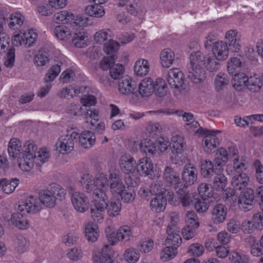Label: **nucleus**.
<instances>
[{"label":"nucleus","mask_w":263,"mask_h":263,"mask_svg":"<svg viewBox=\"0 0 263 263\" xmlns=\"http://www.w3.org/2000/svg\"><path fill=\"white\" fill-rule=\"evenodd\" d=\"M109 183L108 187L111 194L114 197H120L124 203L132 202L135 198L136 192L128 189L122 181L119 170L115 166H111L108 171Z\"/></svg>","instance_id":"obj_1"},{"label":"nucleus","mask_w":263,"mask_h":263,"mask_svg":"<svg viewBox=\"0 0 263 263\" xmlns=\"http://www.w3.org/2000/svg\"><path fill=\"white\" fill-rule=\"evenodd\" d=\"M205 59V55L199 51L193 52L190 55L189 77L194 83H201L205 79V71L202 67Z\"/></svg>","instance_id":"obj_2"},{"label":"nucleus","mask_w":263,"mask_h":263,"mask_svg":"<svg viewBox=\"0 0 263 263\" xmlns=\"http://www.w3.org/2000/svg\"><path fill=\"white\" fill-rule=\"evenodd\" d=\"M66 194V191L61 185L52 183L47 189L40 192L39 197L42 206L52 208L55 205L57 199H64Z\"/></svg>","instance_id":"obj_3"},{"label":"nucleus","mask_w":263,"mask_h":263,"mask_svg":"<svg viewBox=\"0 0 263 263\" xmlns=\"http://www.w3.org/2000/svg\"><path fill=\"white\" fill-rule=\"evenodd\" d=\"M105 233L108 241L111 245H115L118 242H127L134 236L133 229L128 225L120 226L116 233L113 227L108 226L105 230Z\"/></svg>","instance_id":"obj_4"},{"label":"nucleus","mask_w":263,"mask_h":263,"mask_svg":"<svg viewBox=\"0 0 263 263\" xmlns=\"http://www.w3.org/2000/svg\"><path fill=\"white\" fill-rule=\"evenodd\" d=\"M93 206L90 209L91 217L93 223H102L105 217V211L107 207V195L104 192L96 193L92 196Z\"/></svg>","instance_id":"obj_5"},{"label":"nucleus","mask_w":263,"mask_h":263,"mask_svg":"<svg viewBox=\"0 0 263 263\" xmlns=\"http://www.w3.org/2000/svg\"><path fill=\"white\" fill-rule=\"evenodd\" d=\"M37 151V146L32 142H26L22 154L18 158V165L23 172H29L34 165V158Z\"/></svg>","instance_id":"obj_6"},{"label":"nucleus","mask_w":263,"mask_h":263,"mask_svg":"<svg viewBox=\"0 0 263 263\" xmlns=\"http://www.w3.org/2000/svg\"><path fill=\"white\" fill-rule=\"evenodd\" d=\"M111 32L109 29H101L94 35V40L98 44L103 45V50L107 54L117 52L119 48V43L113 40L111 36Z\"/></svg>","instance_id":"obj_7"},{"label":"nucleus","mask_w":263,"mask_h":263,"mask_svg":"<svg viewBox=\"0 0 263 263\" xmlns=\"http://www.w3.org/2000/svg\"><path fill=\"white\" fill-rule=\"evenodd\" d=\"M37 38V34L34 30L29 29L26 31L19 30L13 33L11 42L15 46L24 45L29 47L35 43Z\"/></svg>","instance_id":"obj_8"},{"label":"nucleus","mask_w":263,"mask_h":263,"mask_svg":"<svg viewBox=\"0 0 263 263\" xmlns=\"http://www.w3.org/2000/svg\"><path fill=\"white\" fill-rule=\"evenodd\" d=\"M78 136V133L73 131L61 136L55 143L56 151L63 155L68 154L73 149L74 140L77 139Z\"/></svg>","instance_id":"obj_9"},{"label":"nucleus","mask_w":263,"mask_h":263,"mask_svg":"<svg viewBox=\"0 0 263 263\" xmlns=\"http://www.w3.org/2000/svg\"><path fill=\"white\" fill-rule=\"evenodd\" d=\"M136 170L141 176H148L152 179L160 176V173L154 170L153 163L148 157H142L138 160Z\"/></svg>","instance_id":"obj_10"},{"label":"nucleus","mask_w":263,"mask_h":263,"mask_svg":"<svg viewBox=\"0 0 263 263\" xmlns=\"http://www.w3.org/2000/svg\"><path fill=\"white\" fill-rule=\"evenodd\" d=\"M151 194L155 196H164L167 197L170 204L176 205L178 200L175 197L174 193L169 189H166L163 183L160 181L153 182L150 185Z\"/></svg>","instance_id":"obj_11"},{"label":"nucleus","mask_w":263,"mask_h":263,"mask_svg":"<svg viewBox=\"0 0 263 263\" xmlns=\"http://www.w3.org/2000/svg\"><path fill=\"white\" fill-rule=\"evenodd\" d=\"M237 154V148L234 146H229L228 149L219 147L216 151L214 162L217 167L222 169L229 160H231Z\"/></svg>","instance_id":"obj_12"},{"label":"nucleus","mask_w":263,"mask_h":263,"mask_svg":"<svg viewBox=\"0 0 263 263\" xmlns=\"http://www.w3.org/2000/svg\"><path fill=\"white\" fill-rule=\"evenodd\" d=\"M71 202L73 209L77 212L84 213L89 208L90 201L88 197L80 191H74L72 193Z\"/></svg>","instance_id":"obj_13"},{"label":"nucleus","mask_w":263,"mask_h":263,"mask_svg":"<svg viewBox=\"0 0 263 263\" xmlns=\"http://www.w3.org/2000/svg\"><path fill=\"white\" fill-rule=\"evenodd\" d=\"M18 209V206L17 205L15 208L14 211L12 213L9 221L18 229L27 230L30 227V223L27 217L26 213L25 211H20Z\"/></svg>","instance_id":"obj_14"},{"label":"nucleus","mask_w":263,"mask_h":263,"mask_svg":"<svg viewBox=\"0 0 263 263\" xmlns=\"http://www.w3.org/2000/svg\"><path fill=\"white\" fill-rule=\"evenodd\" d=\"M17 206L20 211H25L26 213H36L42 209L39 197L32 195L27 197L24 201L21 202Z\"/></svg>","instance_id":"obj_15"},{"label":"nucleus","mask_w":263,"mask_h":263,"mask_svg":"<svg viewBox=\"0 0 263 263\" xmlns=\"http://www.w3.org/2000/svg\"><path fill=\"white\" fill-rule=\"evenodd\" d=\"M136 161L129 154L121 155L118 160V165L120 170L125 174H133L135 173L136 168Z\"/></svg>","instance_id":"obj_16"},{"label":"nucleus","mask_w":263,"mask_h":263,"mask_svg":"<svg viewBox=\"0 0 263 263\" xmlns=\"http://www.w3.org/2000/svg\"><path fill=\"white\" fill-rule=\"evenodd\" d=\"M176 114L179 117H181L183 120L186 122L185 127L187 130L198 135L203 133V129L199 126L192 113L180 110L176 111Z\"/></svg>","instance_id":"obj_17"},{"label":"nucleus","mask_w":263,"mask_h":263,"mask_svg":"<svg viewBox=\"0 0 263 263\" xmlns=\"http://www.w3.org/2000/svg\"><path fill=\"white\" fill-rule=\"evenodd\" d=\"M185 77L183 72L179 68L170 69L166 76V80L171 87L176 89L182 88Z\"/></svg>","instance_id":"obj_18"},{"label":"nucleus","mask_w":263,"mask_h":263,"mask_svg":"<svg viewBox=\"0 0 263 263\" xmlns=\"http://www.w3.org/2000/svg\"><path fill=\"white\" fill-rule=\"evenodd\" d=\"M182 186L184 188L193 184L197 179V171L195 166L191 163L184 165L182 172Z\"/></svg>","instance_id":"obj_19"},{"label":"nucleus","mask_w":263,"mask_h":263,"mask_svg":"<svg viewBox=\"0 0 263 263\" xmlns=\"http://www.w3.org/2000/svg\"><path fill=\"white\" fill-rule=\"evenodd\" d=\"M213 57L218 61H223L227 59L229 55V48L228 43L223 41L215 42L212 48Z\"/></svg>","instance_id":"obj_20"},{"label":"nucleus","mask_w":263,"mask_h":263,"mask_svg":"<svg viewBox=\"0 0 263 263\" xmlns=\"http://www.w3.org/2000/svg\"><path fill=\"white\" fill-rule=\"evenodd\" d=\"M254 198V190L247 188L239 196L238 202L239 208L246 211L250 210L253 208Z\"/></svg>","instance_id":"obj_21"},{"label":"nucleus","mask_w":263,"mask_h":263,"mask_svg":"<svg viewBox=\"0 0 263 263\" xmlns=\"http://www.w3.org/2000/svg\"><path fill=\"white\" fill-rule=\"evenodd\" d=\"M220 133V130L208 131L202 142L204 151L206 154L211 153L218 145L219 141L216 135Z\"/></svg>","instance_id":"obj_22"},{"label":"nucleus","mask_w":263,"mask_h":263,"mask_svg":"<svg viewBox=\"0 0 263 263\" xmlns=\"http://www.w3.org/2000/svg\"><path fill=\"white\" fill-rule=\"evenodd\" d=\"M224 39L234 52H237L240 50V35L236 30L231 29L227 31L225 33Z\"/></svg>","instance_id":"obj_23"},{"label":"nucleus","mask_w":263,"mask_h":263,"mask_svg":"<svg viewBox=\"0 0 263 263\" xmlns=\"http://www.w3.org/2000/svg\"><path fill=\"white\" fill-rule=\"evenodd\" d=\"M163 178L165 182L173 186L176 191L182 187V184L180 181L178 173L172 167L167 166L163 173Z\"/></svg>","instance_id":"obj_24"},{"label":"nucleus","mask_w":263,"mask_h":263,"mask_svg":"<svg viewBox=\"0 0 263 263\" xmlns=\"http://www.w3.org/2000/svg\"><path fill=\"white\" fill-rule=\"evenodd\" d=\"M201 174L205 178H211L214 174L222 172V169L210 160H203L201 162Z\"/></svg>","instance_id":"obj_25"},{"label":"nucleus","mask_w":263,"mask_h":263,"mask_svg":"<svg viewBox=\"0 0 263 263\" xmlns=\"http://www.w3.org/2000/svg\"><path fill=\"white\" fill-rule=\"evenodd\" d=\"M227 209L224 205L217 204L213 209L211 213V219L214 224L222 223L226 219Z\"/></svg>","instance_id":"obj_26"},{"label":"nucleus","mask_w":263,"mask_h":263,"mask_svg":"<svg viewBox=\"0 0 263 263\" xmlns=\"http://www.w3.org/2000/svg\"><path fill=\"white\" fill-rule=\"evenodd\" d=\"M140 152L146 156H154L157 153L156 144L148 138L141 140L139 144Z\"/></svg>","instance_id":"obj_27"},{"label":"nucleus","mask_w":263,"mask_h":263,"mask_svg":"<svg viewBox=\"0 0 263 263\" xmlns=\"http://www.w3.org/2000/svg\"><path fill=\"white\" fill-rule=\"evenodd\" d=\"M84 234L86 239L90 242L96 241L100 234L98 225L92 222H87L84 224Z\"/></svg>","instance_id":"obj_28"},{"label":"nucleus","mask_w":263,"mask_h":263,"mask_svg":"<svg viewBox=\"0 0 263 263\" xmlns=\"http://www.w3.org/2000/svg\"><path fill=\"white\" fill-rule=\"evenodd\" d=\"M149 61L143 58H140L136 61L134 65V73L138 77H144L150 71Z\"/></svg>","instance_id":"obj_29"},{"label":"nucleus","mask_w":263,"mask_h":263,"mask_svg":"<svg viewBox=\"0 0 263 263\" xmlns=\"http://www.w3.org/2000/svg\"><path fill=\"white\" fill-rule=\"evenodd\" d=\"M153 80L151 77L143 78L138 85V93L143 98L148 97L154 92Z\"/></svg>","instance_id":"obj_30"},{"label":"nucleus","mask_w":263,"mask_h":263,"mask_svg":"<svg viewBox=\"0 0 263 263\" xmlns=\"http://www.w3.org/2000/svg\"><path fill=\"white\" fill-rule=\"evenodd\" d=\"M111 249L108 245H104L101 253L95 251L93 253L92 260L94 263H112L110 257Z\"/></svg>","instance_id":"obj_31"},{"label":"nucleus","mask_w":263,"mask_h":263,"mask_svg":"<svg viewBox=\"0 0 263 263\" xmlns=\"http://www.w3.org/2000/svg\"><path fill=\"white\" fill-rule=\"evenodd\" d=\"M79 142L83 148H90L96 142V136L91 131L85 130L78 134Z\"/></svg>","instance_id":"obj_32"},{"label":"nucleus","mask_w":263,"mask_h":263,"mask_svg":"<svg viewBox=\"0 0 263 263\" xmlns=\"http://www.w3.org/2000/svg\"><path fill=\"white\" fill-rule=\"evenodd\" d=\"M95 179L97 184V188L93 193L92 196H95L96 193L104 192L107 195V192L108 188L109 177L107 178L106 175L103 173H98L96 174Z\"/></svg>","instance_id":"obj_33"},{"label":"nucleus","mask_w":263,"mask_h":263,"mask_svg":"<svg viewBox=\"0 0 263 263\" xmlns=\"http://www.w3.org/2000/svg\"><path fill=\"white\" fill-rule=\"evenodd\" d=\"M170 143L172 152L174 154H181L186 147L185 138L181 135L173 136L171 138Z\"/></svg>","instance_id":"obj_34"},{"label":"nucleus","mask_w":263,"mask_h":263,"mask_svg":"<svg viewBox=\"0 0 263 263\" xmlns=\"http://www.w3.org/2000/svg\"><path fill=\"white\" fill-rule=\"evenodd\" d=\"M249 182V175L246 173H240L233 176L231 183L235 190H241L248 185Z\"/></svg>","instance_id":"obj_35"},{"label":"nucleus","mask_w":263,"mask_h":263,"mask_svg":"<svg viewBox=\"0 0 263 263\" xmlns=\"http://www.w3.org/2000/svg\"><path fill=\"white\" fill-rule=\"evenodd\" d=\"M167 197L164 196H155L149 203V208L152 212L159 213L164 211L166 208Z\"/></svg>","instance_id":"obj_36"},{"label":"nucleus","mask_w":263,"mask_h":263,"mask_svg":"<svg viewBox=\"0 0 263 263\" xmlns=\"http://www.w3.org/2000/svg\"><path fill=\"white\" fill-rule=\"evenodd\" d=\"M54 34L58 40L67 42L71 40L73 33L68 27L58 25L54 29Z\"/></svg>","instance_id":"obj_37"},{"label":"nucleus","mask_w":263,"mask_h":263,"mask_svg":"<svg viewBox=\"0 0 263 263\" xmlns=\"http://www.w3.org/2000/svg\"><path fill=\"white\" fill-rule=\"evenodd\" d=\"M135 86V81L133 79L129 76H126L119 82L118 89L121 93L128 95L134 91Z\"/></svg>","instance_id":"obj_38"},{"label":"nucleus","mask_w":263,"mask_h":263,"mask_svg":"<svg viewBox=\"0 0 263 263\" xmlns=\"http://www.w3.org/2000/svg\"><path fill=\"white\" fill-rule=\"evenodd\" d=\"M171 227L167 228L166 233L167 234V237L165 239V245L172 246V247H178L181 243V238L179 235V230H173L170 228Z\"/></svg>","instance_id":"obj_39"},{"label":"nucleus","mask_w":263,"mask_h":263,"mask_svg":"<svg viewBox=\"0 0 263 263\" xmlns=\"http://www.w3.org/2000/svg\"><path fill=\"white\" fill-rule=\"evenodd\" d=\"M19 184V180L17 178L0 179V190L6 194H11L14 191Z\"/></svg>","instance_id":"obj_40"},{"label":"nucleus","mask_w":263,"mask_h":263,"mask_svg":"<svg viewBox=\"0 0 263 263\" xmlns=\"http://www.w3.org/2000/svg\"><path fill=\"white\" fill-rule=\"evenodd\" d=\"M248 77L244 73L235 74L232 79V83L233 88L237 91H242L247 88Z\"/></svg>","instance_id":"obj_41"},{"label":"nucleus","mask_w":263,"mask_h":263,"mask_svg":"<svg viewBox=\"0 0 263 263\" xmlns=\"http://www.w3.org/2000/svg\"><path fill=\"white\" fill-rule=\"evenodd\" d=\"M107 207L106 208L108 215L111 217H116L120 215L122 204L119 200L115 199H111L109 201L107 197Z\"/></svg>","instance_id":"obj_42"},{"label":"nucleus","mask_w":263,"mask_h":263,"mask_svg":"<svg viewBox=\"0 0 263 263\" xmlns=\"http://www.w3.org/2000/svg\"><path fill=\"white\" fill-rule=\"evenodd\" d=\"M85 12L87 15L96 18L102 17L105 13L103 7L101 4L97 3L86 6L85 8Z\"/></svg>","instance_id":"obj_43"},{"label":"nucleus","mask_w":263,"mask_h":263,"mask_svg":"<svg viewBox=\"0 0 263 263\" xmlns=\"http://www.w3.org/2000/svg\"><path fill=\"white\" fill-rule=\"evenodd\" d=\"M74 19V14L67 10H63L55 13L53 17V20L56 24L71 23Z\"/></svg>","instance_id":"obj_44"},{"label":"nucleus","mask_w":263,"mask_h":263,"mask_svg":"<svg viewBox=\"0 0 263 263\" xmlns=\"http://www.w3.org/2000/svg\"><path fill=\"white\" fill-rule=\"evenodd\" d=\"M183 187L179 188L176 191L177 195L179 196V199L182 205L184 207L190 206L193 204L195 199L196 194L195 193H185Z\"/></svg>","instance_id":"obj_45"},{"label":"nucleus","mask_w":263,"mask_h":263,"mask_svg":"<svg viewBox=\"0 0 263 263\" xmlns=\"http://www.w3.org/2000/svg\"><path fill=\"white\" fill-rule=\"evenodd\" d=\"M175 54L169 48L164 49L160 53V64L164 68L170 67L173 64Z\"/></svg>","instance_id":"obj_46"},{"label":"nucleus","mask_w":263,"mask_h":263,"mask_svg":"<svg viewBox=\"0 0 263 263\" xmlns=\"http://www.w3.org/2000/svg\"><path fill=\"white\" fill-rule=\"evenodd\" d=\"M154 92L159 97H164L167 92V87L165 81L161 78L153 80Z\"/></svg>","instance_id":"obj_47"},{"label":"nucleus","mask_w":263,"mask_h":263,"mask_svg":"<svg viewBox=\"0 0 263 263\" xmlns=\"http://www.w3.org/2000/svg\"><path fill=\"white\" fill-rule=\"evenodd\" d=\"M80 182L83 189L87 193H91L92 191L94 192L97 188L95 177H92V176L88 174L83 175Z\"/></svg>","instance_id":"obj_48"},{"label":"nucleus","mask_w":263,"mask_h":263,"mask_svg":"<svg viewBox=\"0 0 263 263\" xmlns=\"http://www.w3.org/2000/svg\"><path fill=\"white\" fill-rule=\"evenodd\" d=\"M262 84V78L257 74H253L248 77L247 88L253 92L260 90Z\"/></svg>","instance_id":"obj_49"},{"label":"nucleus","mask_w":263,"mask_h":263,"mask_svg":"<svg viewBox=\"0 0 263 263\" xmlns=\"http://www.w3.org/2000/svg\"><path fill=\"white\" fill-rule=\"evenodd\" d=\"M72 44L77 48H84L87 45L88 34L85 32L73 33L71 39Z\"/></svg>","instance_id":"obj_50"},{"label":"nucleus","mask_w":263,"mask_h":263,"mask_svg":"<svg viewBox=\"0 0 263 263\" xmlns=\"http://www.w3.org/2000/svg\"><path fill=\"white\" fill-rule=\"evenodd\" d=\"M24 20V16L21 13L14 12L9 17L8 27L11 29H17L23 24Z\"/></svg>","instance_id":"obj_51"},{"label":"nucleus","mask_w":263,"mask_h":263,"mask_svg":"<svg viewBox=\"0 0 263 263\" xmlns=\"http://www.w3.org/2000/svg\"><path fill=\"white\" fill-rule=\"evenodd\" d=\"M177 248L166 245L163 248L160 253V259L163 261H168L174 259L177 255Z\"/></svg>","instance_id":"obj_52"},{"label":"nucleus","mask_w":263,"mask_h":263,"mask_svg":"<svg viewBox=\"0 0 263 263\" xmlns=\"http://www.w3.org/2000/svg\"><path fill=\"white\" fill-rule=\"evenodd\" d=\"M229 259L231 263H250L249 256L237 250L232 251L229 255Z\"/></svg>","instance_id":"obj_53"},{"label":"nucleus","mask_w":263,"mask_h":263,"mask_svg":"<svg viewBox=\"0 0 263 263\" xmlns=\"http://www.w3.org/2000/svg\"><path fill=\"white\" fill-rule=\"evenodd\" d=\"M140 253L138 250L133 247L126 249L123 254L125 260L128 263H136L140 258Z\"/></svg>","instance_id":"obj_54"},{"label":"nucleus","mask_w":263,"mask_h":263,"mask_svg":"<svg viewBox=\"0 0 263 263\" xmlns=\"http://www.w3.org/2000/svg\"><path fill=\"white\" fill-rule=\"evenodd\" d=\"M220 61L213 56L209 54L205 55V61L203 65L207 70L211 72L216 71L218 70L220 66Z\"/></svg>","instance_id":"obj_55"},{"label":"nucleus","mask_w":263,"mask_h":263,"mask_svg":"<svg viewBox=\"0 0 263 263\" xmlns=\"http://www.w3.org/2000/svg\"><path fill=\"white\" fill-rule=\"evenodd\" d=\"M22 142L15 138H12L8 144V152L9 155L12 157H16L22 149Z\"/></svg>","instance_id":"obj_56"},{"label":"nucleus","mask_w":263,"mask_h":263,"mask_svg":"<svg viewBox=\"0 0 263 263\" xmlns=\"http://www.w3.org/2000/svg\"><path fill=\"white\" fill-rule=\"evenodd\" d=\"M227 184V178L221 172L216 174L213 180V187L215 190L223 191Z\"/></svg>","instance_id":"obj_57"},{"label":"nucleus","mask_w":263,"mask_h":263,"mask_svg":"<svg viewBox=\"0 0 263 263\" xmlns=\"http://www.w3.org/2000/svg\"><path fill=\"white\" fill-rule=\"evenodd\" d=\"M186 226L192 229H197L199 226V221L197 214L193 211H189L185 215Z\"/></svg>","instance_id":"obj_58"},{"label":"nucleus","mask_w":263,"mask_h":263,"mask_svg":"<svg viewBox=\"0 0 263 263\" xmlns=\"http://www.w3.org/2000/svg\"><path fill=\"white\" fill-rule=\"evenodd\" d=\"M231 160H233V169L238 173H240V172L245 171L248 169V164L243 159H239L237 149L236 155L234 158H232Z\"/></svg>","instance_id":"obj_59"},{"label":"nucleus","mask_w":263,"mask_h":263,"mask_svg":"<svg viewBox=\"0 0 263 263\" xmlns=\"http://www.w3.org/2000/svg\"><path fill=\"white\" fill-rule=\"evenodd\" d=\"M14 246L15 250L19 253H24L27 249L28 242L23 235H17L14 239Z\"/></svg>","instance_id":"obj_60"},{"label":"nucleus","mask_w":263,"mask_h":263,"mask_svg":"<svg viewBox=\"0 0 263 263\" xmlns=\"http://www.w3.org/2000/svg\"><path fill=\"white\" fill-rule=\"evenodd\" d=\"M49 61L48 53L44 48H41L34 59V63L38 67L45 65Z\"/></svg>","instance_id":"obj_61"},{"label":"nucleus","mask_w":263,"mask_h":263,"mask_svg":"<svg viewBox=\"0 0 263 263\" xmlns=\"http://www.w3.org/2000/svg\"><path fill=\"white\" fill-rule=\"evenodd\" d=\"M197 191L200 196L203 199H208L213 195L211 185L206 183H200L198 186Z\"/></svg>","instance_id":"obj_62"},{"label":"nucleus","mask_w":263,"mask_h":263,"mask_svg":"<svg viewBox=\"0 0 263 263\" xmlns=\"http://www.w3.org/2000/svg\"><path fill=\"white\" fill-rule=\"evenodd\" d=\"M49 157V152L45 148L40 149L35 155L34 164L37 166H41L47 161Z\"/></svg>","instance_id":"obj_63"},{"label":"nucleus","mask_w":263,"mask_h":263,"mask_svg":"<svg viewBox=\"0 0 263 263\" xmlns=\"http://www.w3.org/2000/svg\"><path fill=\"white\" fill-rule=\"evenodd\" d=\"M229 78L226 73H218L215 80V87L217 90L224 88L229 83Z\"/></svg>","instance_id":"obj_64"}]
</instances>
